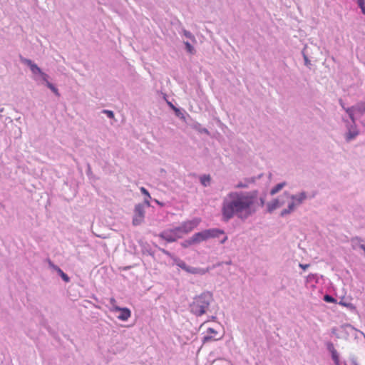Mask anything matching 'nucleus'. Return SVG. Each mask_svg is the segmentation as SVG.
Instances as JSON below:
<instances>
[{"mask_svg": "<svg viewBox=\"0 0 365 365\" xmlns=\"http://www.w3.org/2000/svg\"><path fill=\"white\" fill-rule=\"evenodd\" d=\"M259 191L250 192L232 191L224 198L222 203V217L225 222H228L234 217L246 220L257 212L255 206Z\"/></svg>", "mask_w": 365, "mask_h": 365, "instance_id": "f257e3e1", "label": "nucleus"}, {"mask_svg": "<svg viewBox=\"0 0 365 365\" xmlns=\"http://www.w3.org/2000/svg\"><path fill=\"white\" fill-rule=\"evenodd\" d=\"M213 301V295L210 292H204L195 297L190 304V310L196 317H201L209 310Z\"/></svg>", "mask_w": 365, "mask_h": 365, "instance_id": "f03ea898", "label": "nucleus"}, {"mask_svg": "<svg viewBox=\"0 0 365 365\" xmlns=\"http://www.w3.org/2000/svg\"><path fill=\"white\" fill-rule=\"evenodd\" d=\"M222 235H225V231L219 228H211L195 233L192 237L195 244L197 245L209 239L217 238Z\"/></svg>", "mask_w": 365, "mask_h": 365, "instance_id": "7ed1b4c3", "label": "nucleus"}, {"mask_svg": "<svg viewBox=\"0 0 365 365\" xmlns=\"http://www.w3.org/2000/svg\"><path fill=\"white\" fill-rule=\"evenodd\" d=\"M145 218V206L144 204H137L134 209V215L133 217V225L134 226L140 225Z\"/></svg>", "mask_w": 365, "mask_h": 365, "instance_id": "20e7f679", "label": "nucleus"}, {"mask_svg": "<svg viewBox=\"0 0 365 365\" xmlns=\"http://www.w3.org/2000/svg\"><path fill=\"white\" fill-rule=\"evenodd\" d=\"M200 222V218L195 217L191 220H187L182 222L180 225L182 226V233L187 234L190 232L193 229H195L199 225Z\"/></svg>", "mask_w": 365, "mask_h": 365, "instance_id": "39448f33", "label": "nucleus"}, {"mask_svg": "<svg viewBox=\"0 0 365 365\" xmlns=\"http://www.w3.org/2000/svg\"><path fill=\"white\" fill-rule=\"evenodd\" d=\"M284 195L287 197H289L292 202H295V206L298 207L302 205L304 200L307 198V194L305 191H302L298 194L290 195L289 192L285 191Z\"/></svg>", "mask_w": 365, "mask_h": 365, "instance_id": "423d86ee", "label": "nucleus"}, {"mask_svg": "<svg viewBox=\"0 0 365 365\" xmlns=\"http://www.w3.org/2000/svg\"><path fill=\"white\" fill-rule=\"evenodd\" d=\"M20 61L22 63L28 66L30 68L31 71L34 75H40L42 73V70L33 61L29 58H24L20 56Z\"/></svg>", "mask_w": 365, "mask_h": 365, "instance_id": "0eeeda50", "label": "nucleus"}, {"mask_svg": "<svg viewBox=\"0 0 365 365\" xmlns=\"http://www.w3.org/2000/svg\"><path fill=\"white\" fill-rule=\"evenodd\" d=\"M112 311L120 312L117 318L121 321H127L130 317L131 312L127 307H120L118 306H114Z\"/></svg>", "mask_w": 365, "mask_h": 365, "instance_id": "6e6552de", "label": "nucleus"}, {"mask_svg": "<svg viewBox=\"0 0 365 365\" xmlns=\"http://www.w3.org/2000/svg\"><path fill=\"white\" fill-rule=\"evenodd\" d=\"M158 236L167 242H175L178 238L181 237V236H176V235L170 229L163 230L158 235Z\"/></svg>", "mask_w": 365, "mask_h": 365, "instance_id": "1a4fd4ad", "label": "nucleus"}, {"mask_svg": "<svg viewBox=\"0 0 365 365\" xmlns=\"http://www.w3.org/2000/svg\"><path fill=\"white\" fill-rule=\"evenodd\" d=\"M284 201L278 198L274 199L272 202L267 203V211L272 213L274 210L284 205Z\"/></svg>", "mask_w": 365, "mask_h": 365, "instance_id": "9d476101", "label": "nucleus"}, {"mask_svg": "<svg viewBox=\"0 0 365 365\" xmlns=\"http://www.w3.org/2000/svg\"><path fill=\"white\" fill-rule=\"evenodd\" d=\"M359 134L358 130L355 128V124L351 123V125H348V132L346 133V140L350 142L354 139Z\"/></svg>", "mask_w": 365, "mask_h": 365, "instance_id": "9b49d317", "label": "nucleus"}, {"mask_svg": "<svg viewBox=\"0 0 365 365\" xmlns=\"http://www.w3.org/2000/svg\"><path fill=\"white\" fill-rule=\"evenodd\" d=\"M363 242H364V240L359 237L352 238L351 244H352L353 249L356 250L357 247H359L360 249H361L364 251L365 250V245L362 243Z\"/></svg>", "mask_w": 365, "mask_h": 365, "instance_id": "f8f14e48", "label": "nucleus"}, {"mask_svg": "<svg viewBox=\"0 0 365 365\" xmlns=\"http://www.w3.org/2000/svg\"><path fill=\"white\" fill-rule=\"evenodd\" d=\"M296 207H297L295 206L294 202H289L287 207L281 211L280 215H279L280 217H284L289 215L290 213L294 212V210H295Z\"/></svg>", "mask_w": 365, "mask_h": 365, "instance_id": "ddd939ff", "label": "nucleus"}, {"mask_svg": "<svg viewBox=\"0 0 365 365\" xmlns=\"http://www.w3.org/2000/svg\"><path fill=\"white\" fill-rule=\"evenodd\" d=\"M51 265L53 268V269L57 272L58 274L61 277V279L65 282H70V277L58 266L53 264H51Z\"/></svg>", "mask_w": 365, "mask_h": 365, "instance_id": "4468645a", "label": "nucleus"}, {"mask_svg": "<svg viewBox=\"0 0 365 365\" xmlns=\"http://www.w3.org/2000/svg\"><path fill=\"white\" fill-rule=\"evenodd\" d=\"M185 272L193 274H204L205 273V271L201 268L194 267L189 265H187Z\"/></svg>", "mask_w": 365, "mask_h": 365, "instance_id": "2eb2a0df", "label": "nucleus"}, {"mask_svg": "<svg viewBox=\"0 0 365 365\" xmlns=\"http://www.w3.org/2000/svg\"><path fill=\"white\" fill-rule=\"evenodd\" d=\"M287 185L286 182H282L277 184L274 187H273L270 190V195H274L277 192H279L285 185Z\"/></svg>", "mask_w": 365, "mask_h": 365, "instance_id": "dca6fc26", "label": "nucleus"}, {"mask_svg": "<svg viewBox=\"0 0 365 365\" xmlns=\"http://www.w3.org/2000/svg\"><path fill=\"white\" fill-rule=\"evenodd\" d=\"M211 182V178L209 175H204L200 177V182L204 187L210 185Z\"/></svg>", "mask_w": 365, "mask_h": 365, "instance_id": "f3484780", "label": "nucleus"}, {"mask_svg": "<svg viewBox=\"0 0 365 365\" xmlns=\"http://www.w3.org/2000/svg\"><path fill=\"white\" fill-rule=\"evenodd\" d=\"M341 328L347 334L356 331V329L349 324H343Z\"/></svg>", "mask_w": 365, "mask_h": 365, "instance_id": "a211bd4d", "label": "nucleus"}, {"mask_svg": "<svg viewBox=\"0 0 365 365\" xmlns=\"http://www.w3.org/2000/svg\"><path fill=\"white\" fill-rule=\"evenodd\" d=\"M196 245L195 242V240H194V238L192 236L191 237L185 240V241H183L182 243H181V246L184 248H187L191 245Z\"/></svg>", "mask_w": 365, "mask_h": 365, "instance_id": "6ab92c4d", "label": "nucleus"}, {"mask_svg": "<svg viewBox=\"0 0 365 365\" xmlns=\"http://www.w3.org/2000/svg\"><path fill=\"white\" fill-rule=\"evenodd\" d=\"M182 33L186 38H189L192 42H196V39H195L194 35L190 31H189L186 29H182Z\"/></svg>", "mask_w": 365, "mask_h": 365, "instance_id": "aec40b11", "label": "nucleus"}, {"mask_svg": "<svg viewBox=\"0 0 365 365\" xmlns=\"http://www.w3.org/2000/svg\"><path fill=\"white\" fill-rule=\"evenodd\" d=\"M330 354H331V359L334 361L335 365H339V362H340L339 356L337 351H332Z\"/></svg>", "mask_w": 365, "mask_h": 365, "instance_id": "412c9836", "label": "nucleus"}, {"mask_svg": "<svg viewBox=\"0 0 365 365\" xmlns=\"http://www.w3.org/2000/svg\"><path fill=\"white\" fill-rule=\"evenodd\" d=\"M184 44L187 53L190 54H194L195 53L194 47L188 41H185Z\"/></svg>", "mask_w": 365, "mask_h": 365, "instance_id": "4be33fe9", "label": "nucleus"}, {"mask_svg": "<svg viewBox=\"0 0 365 365\" xmlns=\"http://www.w3.org/2000/svg\"><path fill=\"white\" fill-rule=\"evenodd\" d=\"M194 128L200 133H205L207 135L210 134L208 130L205 128H202L201 125L200 123H197V125H195Z\"/></svg>", "mask_w": 365, "mask_h": 365, "instance_id": "5701e85b", "label": "nucleus"}, {"mask_svg": "<svg viewBox=\"0 0 365 365\" xmlns=\"http://www.w3.org/2000/svg\"><path fill=\"white\" fill-rule=\"evenodd\" d=\"M339 304L349 308L350 310H354L355 307L353 304L345 302L344 299L339 301Z\"/></svg>", "mask_w": 365, "mask_h": 365, "instance_id": "b1692460", "label": "nucleus"}, {"mask_svg": "<svg viewBox=\"0 0 365 365\" xmlns=\"http://www.w3.org/2000/svg\"><path fill=\"white\" fill-rule=\"evenodd\" d=\"M323 299L324 302H326L327 303H336V299L334 297H332L331 295L327 294L324 295Z\"/></svg>", "mask_w": 365, "mask_h": 365, "instance_id": "393cba45", "label": "nucleus"}, {"mask_svg": "<svg viewBox=\"0 0 365 365\" xmlns=\"http://www.w3.org/2000/svg\"><path fill=\"white\" fill-rule=\"evenodd\" d=\"M49 89H51L54 93L55 95H56L57 96H59L60 94L58 93V90L57 89V88L51 83L50 82H47L46 85Z\"/></svg>", "mask_w": 365, "mask_h": 365, "instance_id": "a878e982", "label": "nucleus"}, {"mask_svg": "<svg viewBox=\"0 0 365 365\" xmlns=\"http://www.w3.org/2000/svg\"><path fill=\"white\" fill-rule=\"evenodd\" d=\"M218 339H216L212 335H210L209 334H207V335L203 336V338L202 339V341L203 344H205L208 341H215V340H217Z\"/></svg>", "mask_w": 365, "mask_h": 365, "instance_id": "bb28decb", "label": "nucleus"}, {"mask_svg": "<svg viewBox=\"0 0 365 365\" xmlns=\"http://www.w3.org/2000/svg\"><path fill=\"white\" fill-rule=\"evenodd\" d=\"M173 110H174L176 116H178V118H180L181 119L185 118L184 114L182 113V111L180 110V108H176L175 106H173Z\"/></svg>", "mask_w": 365, "mask_h": 365, "instance_id": "cd10ccee", "label": "nucleus"}, {"mask_svg": "<svg viewBox=\"0 0 365 365\" xmlns=\"http://www.w3.org/2000/svg\"><path fill=\"white\" fill-rule=\"evenodd\" d=\"M315 281L316 282H318V277L317 274H309L307 277V281L308 282Z\"/></svg>", "mask_w": 365, "mask_h": 365, "instance_id": "c85d7f7f", "label": "nucleus"}, {"mask_svg": "<svg viewBox=\"0 0 365 365\" xmlns=\"http://www.w3.org/2000/svg\"><path fill=\"white\" fill-rule=\"evenodd\" d=\"M346 112L348 113L349 118L351 120V123L353 124H355L354 117V113H353V108H348L346 109Z\"/></svg>", "mask_w": 365, "mask_h": 365, "instance_id": "c756f323", "label": "nucleus"}, {"mask_svg": "<svg viewBox=\"0 0 365 365\" xmlns=\"http://www.w3.org/2000/svg\"><path fill=\"white\" fill-rule=\"evenodd\" d=\"M357 4L361 10V12L365 15V0H357Z\"/></svg>", "mask_w": 365, "mask_h": 365, "instance_id": "7c9ffc66", "label": "nucleus"}, {"mask_svg": "<svg viewBox=\"0 0 365 365\" xmlns=\"http://www.w3.org/2000/svg\"><path fill=\"white\" fill-rule=\"evenodd\" d=\"M327 349L331 353L332 351H336L334 348V344L331 341H328L326 343Z\"/></svg>", "mask_w": 365, "mask_h": 365, "instance_id": "2f4dec72", "label": "nucleus"}, {"mask_svg": "<svg viewBox=\"0 0 365 365\" xmlns=\"http://www.w3.org/2000/svg\"><path fill=\"white\" fill-rule=\"evenodd\" d=\"M170 230L171 231H173L176 235V236H180L178 234L179 233H182L181 225L180 226L175 227H173L172 229H170Z\"/></svg>", "mask_w": 365, "mask_h": 365, "instance_id": "473e14b6", "label": "nucleus"}, {"mask_svg": "<svg viewBox=\"0 0 365 365\" xmlns=\"http://www.w3.org/2000/svg\"><path fill=\"white\" fill-rule=\"evenodd\" d=\"M349 359L353 365H359L357 358L354 354H349Z\"/></svg>", "mask_w": 365, "mask_h": 365, "instance_id": "72a5a7b5", "label": "nucleus"}, {"mask_svg": "<svg viewBox=\"0 0 365 365\" xmlns=\"http://www.w3.org/2000/svg\"><path fill=\"white\" fill-rule=\"evenodd\" d=\"M103 113H105L108 118L112 119L114 118V113L112 110H103Z\"/></svg>", "mask_w": 365, "mask_h": 365, "instance_id": "f704fd0d", "label": "nucleus"}, {"mask_svg": "<svg viewBox=\"0 0 365 365\" xmlns=\"http://www.w3.org/2000/svg\"><path fill=\"white\" fill-rule=\"evenodd\" d=\"M248 187V184L245 181L240 182L235 186V188H247Z\"/></svg>", "mask_w": 365, "mask_h": 365, "instance_id": "c9c22d12", "label": "nucleus"}, {"mask_svg": "<svg viewBox=\"0 0 365 365\" xmlns=\"http://www.w3.org/2000/svg\"><path fill=\"white\" fill-rule=\"evenodd\" d=\"M303 58L304 60V65L307 67L311 66V61L309 59L308 56L303 52Z\"/></svg>", "mask_w": 365, "mask_h": 365, "instance_id": "e433bc0d", "label": "nucleus"}, {"mask_svg": "<svg viewBox=\"0 0 365 365\" xmlns=\"http://www.w3.org/2000/svg\"><path fill=\"white\" fill-rule=\"evenodd\" d=\"M140 190L143 195H144L148 198H151L150 193L147 189H145L144 187H141Z\"/></svg>", "mask_w": 365, "mask_h": 365, "instance_id": "4c0bfd02", "label": "nucleus"}, {"mask_svg": "<svg viewBox=\"0 0 365 365\" xmlns=\"http://www.w3.org/2000/svg\"><path fill=\"white\" fill-rule=\"evenodd\" d=\"M179 262V264L177 266H178L182 269L185 271L186 269H187V264L183 260H182V259H181L180 262Z\"/></svg>", "mask_w": 365, "mask_h": 365, "instance_id": "58836bf2", "label": "nucleus"}, {"mask_svg": "<svg viewBox=\"0 0 365 365\" xmlns=\"http://www.w3.org/2000/svg\"><path fill=\"white\" fill-rule=\"evenodd\" d=\"M40 76H41V79L45 82L46 84L47 83V82H49L48 81V75L46 74V73L42 71V73L40 74Z\"/></svg>", "mask_w": 365, "mask_h": 365, "instance_id": "ea45409f", "label": "nucleus"}, {"mask_svg": "<svg viewBox=\"0 0 365 365\" xmlns=\"http://www.w3.org/2000/svg\"><path fill=\"white\" fill-rule=\"evenodd\" d=\"M143 252L144 254H148V255H150V256H152L153 257H154V252H153L150 249H148V248L145 247V248L143 250Z\"/></svg>", "mask_w": 365, "mask_h": 365, "instance_id": "a19ab883", "label": "nucleus"}, {"mask_svg": "<svg viewBox=\"0 0 365 365\" xmlns=\"http://www.w3.org/2000/svg\"><path fill=\"white\" fill-rule=\"evenodd\" d=\"M245 181L249 185V184H252V183H255L256 182V178L255 177H251V178H245Z\"/></svg>", "mask_w": 365, "mask_h": 365, "instance_id": "79ce46f5", "label": "nucleus"}, {"mask_svg": "<svg viewBox=\"0 0 365 365\" xmlns=\"http://www.w3.org/2000/svg\"><path fill=\"white\" fill-rule=\"evenodd\" d=\"M259 205L260 207H263L265 204V197L264 196H261L259 198Z\"/></svg>", "mask_w": 365, "mask_h": 365, "instance_id": "37998d69", "label": "nucleus"}, {"mask_svg": "<svg viewBox=\"0 0 365 365\" xmlns=\"http://www.w3.org/2000/svg\"><path fill=\"white\" fill-rule=\"evenodd\" d=\"M207 333L209 334L210 335L217 334V331L213 328H208L207 330Z\"/></svg>", "mask_w": 365, "mask_h": 365, "instance_id": "c03bdc74", "label": "nucleus"}, {"mask_svg": "<svg viewBox=\"0 0 365 365\" xmlns=\"http://www.w3.org/2000/svg\"><path fill=\"white\" fill-rule=\"evenodd\" d=\"M170 259H173V264H176V265H178V264H179V262H180V261H181V259H180L179 257H176V256H175V255H173V257H171Z\"/></svg>", "mask_w": 365, "mask_h": 365, "instance_id": "a18cd8bd", "label": "nucleus"}, {"mask_svg": "<svg viewBox=\"0 0 365 365\" xmlns=\"http://www.w3.org/2000/svg\"><path fill=\"white\" fill-rule=\"evenodd\" d=\"M299 267H301L302 269L306 270L307 268L309 267V264H299Z\"/></svg>", "mask_w": 365, "mask_h": 365, "instance_id": "49530a36", "label": "nucleus"}, {"mask_svg": "<svg viewBox=\"0 0 365 365\" xmlns=\"http://www.w3.org/2000/svg\"><path fill=\"white\" fill-rule=\"evenodd\" d=\"M223 235H224L223 238L220 240V244H221V245L225 244L228 239L227 236L225 234Z\"/></svg>", "mask_w": 365, "mask_h": 365, "instance_id": "de8ad7c7", "label": "nucleus"}, {"mask_svg": "<svg viewBox=\"0 0 365 365\" xmlns=\"http://www.w3.org/2000/svg\"><path fill=\"white\" fill-rule=\"evenodd\" d=\"M149 199L150 198H148L147 197L144 199V202L143 204H144V206H147V207H150V201H149Z\"/></svg>", "mask_w": 365, "mask_h": 365, "instance_id": "09e8293b", "label": "nucleus"}, {"mask_svg": "<svg viewBox=\"0 0 365 365\" xmlns=\"http://www.w3.org/2000/svg\"><path fill=\"white\" fill-rule=\"evenodd\" d=\"M165 255H167L168 257H169L170 258L173 257L174 255L173 254H172L171 252H170L168 250L165 252Z\"/></svg>", "mask_w": 365, "mask_h": 365, "instance_id": "8fccbe9b", "label": "nucleus"}, {"mask_svg": "<svg viewBox=\"0 0 365 365\" xmlns=\"http://www.w3.org/2000/svg\"><path fill=\"white\" fill-rule=\"evenodd\" d=\"M165 255H167L168 257H169L170 258L173 257L174 255L173 254H172L171 252H170L168 250L165 252Z\"/></svg>", "mask_w": 365, "mask_h": 365, "instance_id": "3c124183", "label": "nucleus"}, {"mask_svg": "<svg viewBox=\"0 0 365 365\" xmlns=\"http://www.w3.org/2000/svg\"><path fill=\"white\" fill-rule=\"evenodd\" d=\"M156 247H157L158 248V250H159L160 252H162L163 254H165V252L167 251V250H165L164 248H161V247H158L157 245H156Z\"/></svg>", "mask_w": 365, "mask_h": 365, "instance_id": "603ef678", "label": "nucleus"}, {"mask_svg": "<svg viewBox=\"0 0 365 365\" xmlns=\"http://www.w3.org/2000/svg\"><path fill=\"white\" fill-rule=\"evenodd\" d=\"M263 174H259L257 176H256V180L260 179L262 177Z\"/></svg>", "mask_w": 365, "mask_h": 365, "instance_id": "864d4df0", "label": "nucleus"}, {"mask_svg": "<svg viewBox=\"0 0 365 365\" xmlns=\"http://www.w3.org/2000/svg\"><path fill=\"white\" fill-rule=\"evenodd\" d=\"M115 300L113 298H112V299H110V303L113 305V307H114V306H115V305L114 304V303H115Z\"/></svg>", "mask_w": 365, "mask_h": 365, "instance_id": "5fc2aeb1", "label": "nucleus"}, {"mask_svg": "<svg viewBox=\"0 0 365 365\" xmlns=\"http://www.w3.org/2000/svg\"><path fill=\"white\" fill-rule=\"evenodd\" d=\"M339 365H347L345 361L344 362H339Z\"/></svg>", "mask_w": 365, "mask_h": 365, "instance_id": "6e6d98bb", "label": "nucleus"}, {"mask_svg": "<svg viewBox=\"0 0 365 365\" xmlns=\"http://www.w3.org/2000/svg\"><path fill=\"white\" fill-rule=\"evenodd\" d=\"M168 105L170 106V108L173 109V106H174L171 103L168 102Z\"/></svg>", "mask_w": 365, "mask_h": 365, "instance_id": "4d7b16f0", "label": "nucleus"}, {"mask_svg": "<svg viewBox=\"0 0 365 365\" xmlns=\"http://www.w3.org/2000/svg\"><path fill=\"white\" fill-rule=\"evenodd\" d=\"M215 319H216V317L212 316V317H211V319H212V320H215Z\"/></svg>", "mask_w": 365, "mask_h": 365, "instance_id": "13d9d810", "label": "nucleus"}, {"mask_svg": "<svg viewBox=\"0 0 365 365\" xmlns=\"http://www.w3.org/2000/svg\"><path fill=\"white\" fill-rule=\"evenodd\" d=\"M4 207V205L0 202V209Z\"/></svg>", "mask_w": 365, "mask_h": 365, "instance_id": "bf43d9fd", "label": "nucleus"}, {"mask_svg": "<svg viewBox=\"0 0 365 365\" xmlns=\"http://www.w3.org/2000/svg\"><path fill=\"white\" fill-rule=\"evenodd\" d=\"M226 264H231V261L227 262Z\"/></svg>", "mask_w": 365, "mask_h": 365, "instance_id": "052dcab7", "label": "nucleus"}, {"mask_svg": "<svg viewBox=\"0 0 365 365\" xmlns=\"http://www.w3.org/2000/svg\"><path fill=\"white\" fill-rule=\"evenodd\" d=\"M332 333H333V334H334V333H335V329H334V328L332 329Z\"/></svg>", "mask_w": 365, "mask_h": 365, "instance_id": "680f3d73", "label": "nucleus"}]
</instances>
